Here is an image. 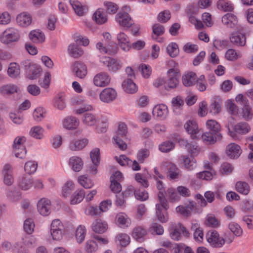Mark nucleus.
<instances>
[{
	"mask_svg": "<svg viewBox=\"0 0 253 253\" xmlns=\"http://www.w3.org/2000/svg\"><path fill=\"white\" fill-rule=\"evenodd\" d=\"M206 125L209 131L202 134L201 137L203 141L205 143L213 144L217 140H220L222 136L220 133V124L215 120H209L207 121Z\"/></svg>",
	"mask_w": 253,
	"mask_h": 253,
	"instance_id": "obj_1",
	"label": "nucleus"
},
{
	"mask_svg": "<svg viewBox=\"0 0 253 253\" xmlns=\"http://www.w3.org/2000/svg\"><path fill=\"white\" fill-rule=\"evenodd\" d=\"M127 134V127L126 125L123 122L119 123L116 131V135L113 137V139L121 150H125L127 148V145L125 142V141L128 140Z\"/></svg>",
	"mask_w": 253,
	"mask_h": 253,
	"instance_id": "obj_2",
	"label": "nucleus"
},
{
	"mask_svg": "<svg viewBox=\"0 0 253 253\" xmlns=\"http://www.w3.org/2000/svg\"><path fill=\"white\" fill-rule=\"evenodd\" d=\"M159 204L156 205V214L159 221L162 223L168 221L169 217L167 212L169 206L167 200L164 198L162 193L159 195Z\"/></svg>",
	"mask_w": 253,
	"mask_h": 253,
	"instance_id": "obj_3",
	"label": "nucleus"
},
{
	"mask_svg": "<svg viewBox=\"0 0 253 253\" xmlns=\"http://www.w3.org/2000/svg\"><path fill=\"white\" fill-rule=\"evenodd\" d=\"M65 233V228L63 224L58 219H54L50 225V234L53 240H61Z\"/></svg>",
	"mask_w": 253,
	"mask_h": 253,
	"instance_id": "obj_4",
	"label": "nucleus"
},
{
	"mask_svg": "<svg viewBox=\"0 0 253 253\" xmlns=\"http://www.w3.org/2000/svg\"><path fill=\"white\" fill-rule=\"evenodd\" d=\"M20 38L19 31L14 28L6 29L0 36V41L5 44L17 42Z\"/></svg>",
	"mask_w": 253,
	"mask_h": 253,
	"instance_id": "obj_5",
	"label": "nucleus"
},
{
	"mask_svg": "<svg viewBox=\"0 0 253 253\" xmlns=\"http://www.w3.org/2000/svg\"><path fill=\"white\" fill-rule=\"evenodd\" d=\"M208 242L212 247L220 248L225 244V240L219 236L218 233L215 230L209 231L206 235Z\"/></svg>",
	"mask_w": 253,
	"mask_h": 253,
	"instance_id": "obj_6",
	"label": "nucleus"
},
{
	"mask_svg": "<svg viewBox=\"0 0 253 253\" xmlns=\"http://www.w3.org/2000/svg\"><path fill=\"white\" fill-rule=\"evenodd\" d=\"M169 230L170 237L173 240L176 241H178L180 239L181 233L183 234L185 236H188L189 234L188 231L186 228L180 223L176 225L175 223L171 222Z\"/></svg>",
	"mask_w": 253,
	"mask_h": 253,
	"instance_id": "obj_7",
	"label": "nucleus"
},
{
	"mask_svg": "<svg viewBox=\"0 0 253 253\" xmlns=\"http://www.w3.org/2000/svg\"><path fill=\"white\" fill-rule=\"evenodd\" d=\"M115 19L121 26L126 29L130 28L134 23L130 15L125 11H120L118 13Z\"/></svg>",
	"mask_w": 253,
	"mask_h": 253,
	"instance_id": "obj_8",
	"label": "nucleus"
},
{
	"mask_svg": "<svg viewBox=\"0 0 253 253\" xmlns=\"http://www.w3.org/2000/svg\"><path fill=\"white\" fill-rule=\"evenodd\" d=\"M233 130H231L229 126H227L229 135L233 138L237 137V133L246 134L250 130V127L246 123L241 122L232 126Z\"/></svg>",
	"mask_w": 253,
	"mask_h": 253,
	"instance_id": "obj_9",
	"label": "nucleus"
},
{
	"mask_svg": "<svg viewBox=\"0 0 253 253\" xmlns=\"http://www.w3.org/2000/svg\"><path fill=\"white\" fill-rule=\"evenodd\" d=\"M176 211L184 216H189L192 213L197 212L195 204L193 201H189L185 206L180 205L176 208Z\"/></svg>",
	"mask_w": 253,
	"mask_h": 253,
	"instance_id": "obj_10",
	"label": "nucleus"
},
{
	"mask_svg": "<svg viewBox=\"0 0 253 253\" xmlns=\"http://www.w3.org/2000/svg\"><path fill=\"white\" fill-rule=\"evenodd\" d=\"M37 209L39 213L43 216L49 215L51 211V203L50 201L46 198H42L37 204Z\"/></svg>",
	"mask_w": 253,
	"mask_h": 253,
	"instance_id": "obj_11",
	"label": "nucleus"
},
{
	"mask_svg": "<svg viewBox=\"0 0 253 253\" xmlns=\"http://www.w3.org/2000/svg\"><path fill=\"white\" fill-rule=\"evenodd\" d=\"M72 71L76 77L81 79L84 78L87 73L86 66L80 61H76L72 64Z\"/></svg>",
	"mask_w": 253,
	"mask_h": 253,
	"instance_id": "obj_12",
	"label": "nucleus"
},
{
	"mask_svg": "<svg viewBox=\"0 0 253 253\" xmlns=\"http://www.w3.org/2000/svg\"><path fill=\"white\" fill-rule=\"evenodd\" d=\"M111 81L107 73L100 72L97 74L93 78V83L96 86L104 87L108 85Z\"/></svg>",
	"mask_w": 253,
	"mask_h": 253,
	"instance_id": "obj_13",
	"label": "nucleus"
},
{
	"mask_svg": "<svg viewBox=\"0 0 253 253\" xmlns=\"http://www.w3.org/2000/svg\"><path fill=\"white\" fill-rule=\"evenodd\" d=\"M118 163L122 166L130 168L133 170H139L140 169L139 164L143 162V159H138V162L135 160L132 159H116Z\"/></svg>",
	"mask_w": 253,
	"mask_h": 253,
	"instance_id": "obj_14",
	"label": "nucleus"
},
{
	"mask_svg": "<svg viewBox=\"0 0 253 253\" xmlns=\"http://www.w3.org/2000/svg\"><path fill=\"white\" fill-rule=\"evenodd\" d=\"M242 153L240 146L235 143H230L226 148V154L230 158H238Z\"/></svg>",
	"mask_w": 253,
	"mask_h": 253,
	"instance_id": "obj_15",
	"label": "nucleus"
},
{
	"mask_svg": "<svg viewBox=\"0 0 253 253\" xmlns=\"http://www.w3.org/2000/svg\"><path fill=\"white\" fill-rule=\"evenodd\" d=\"M102 62L108 67L109 71L112 72H116L122 67L119 61L110 57H105L103 58Z\"/></svg>",
	"mask_w": 253,
	"mask_h": 253,
	"instance_id": "obj_16",
	"label": "nucleus"
},
{
	"mask_svg": "<svg viewBox=\"0 0 253 253\" xmlns=\"http://www.w3.org/2000/svg\"><path fill=\"white\" fill-rule=\"evenodd\" d=\"M116 96V91L112 88H106L100 93V98L104 102H111L114 100Z\"/></svg>",
	"mask_w": 253,
	"mask_h": 253,
	"instance_id": "obj_17",
	"label": "nucleus"
},
{
	"mask_svg": "<svg viewBox=\"0 0 253 253\" xmlns=\"http://www.w3.org/2000/svg\"><path fill=\"white\" fill-rule=\"evenodd\" d=\"M17 185L22 190H28L33 186L32 178L30 176L23 175L18 178Z\"/></svg>",
	"mask_w": 253,
	"mask_h": 253,
	"instance_id": "obj_18",
	"label": "nucleus"
},
{
	"mask_svg": "<svg viewBox=\"0 0 253 253\" xmlns=\"http://www.w3.org/2000/svg\"><path fill=\"white\" fill-rule=\"evenodd\" d=\"M3 182L7 185H11L14 182L12 169L9 164H6L2 170Z\"/></svg>",
	"mask_w": 253,
	"mask_h": 253,
	"instance_id": "obj_19",
	"label": "nucleus"
},
{
	"mask_svg": "<svg viewBox=\"0 0 253 253\" xmlns=\"http://www.w3.org/2000/svg\"><path fill=\"white\" fill-rule=\"evenodd\" d=\"M230 40L232 43L237 46H244L246 43L245 35L240 32L232 34Z\"/></svg>",
	"mask_w": 253,
	"mask_h": 253,
	"instance_id": "obj_20",
	"label": "nucleus"
},
{
	"mask_svg": "<svg viewBox=\"0 0 253 253\" xmlns=\"http://www.w3.org/2000/svg\"><path fill=\"white\" fill-rule=\"evenodd\" d=\"M91 228L93 232L98 234H102L107 230L108 224L106 221L100 219H97L92 223Z\"/></svg>",
	"mask_w": 253,
	"mask_h": 253,
	"instance_id": "obj_21",
	"label": "nucleus"
},
{
	"mask_svg": "<svg viewBox=\"0 0 253 253\" xmlns=\"http://www.w3.org/2000/svg\"><path fill=\"white\" fill-rule=\"evenodd\" d=\"M32 21L31 15L26 12L19 14L16 17V22L20 26L25 27L30 25Z\"/></svg>",
	"mask_w": 253,
	"mask_h": 253,
	"instance_id": "obj_22",
	"label": "nucleus"
},
{
	"mask_svg": "<svg viewBox=\"0 0 253 253\" xmlns=\"http://www.w3.org/2000/svg\"><path fill=\"white\" fill-rule=\"evenodd\" d=\"M116 223L121 228H125L130 226L131 220L124 212H120L117 214Z\"/></svg>",
	"mask_w": 253,
	"mask_h": 253,
	"instance_id": "obj_23",
	"label": "nucleus"
},
{
	"mask_svg": "<svg viewBox=\"0 0 253 253\" xmlns=\"http://www.w3.org/2000/svg\"><path fill=\"white\" fill-rule=\"evenodd\" d=\"M168 113V107L164 104L156 105L153 110V115L162 119L166 118Z\"/></svg>",
	"mask_w": 253,
	"mask_h": 253,
	"instance_id": "obj_24",
	"label": "nucleus"
},
{
	"mask_svg": "<svg viewBox=\"0 0 253 253\" xmlns=\"http://www.w3.org/2000/svg\"><path fill=\"white\" fill-rule=\"evenodd\" d=\"M222 22L227 27L233 28L237 24L238 20L235 15L228 13L222 17Z\"/></svg>",
	"mask_w": 253,
	"mask_h": 253,
	"instance_id": "obj_25",
	"label": "nucleus"
},
{
	"mask_svg": "<svg viewBox=\"0 0 253 253\" xmlns=\"http://www.w3.org/2000/svg\"><path fill=\"white\" fill-rule=\"evenodd\" d=\"M93 19L98 24H103L107 21V16L106 12L102 8H98L93 14Z\"/></svg>",
	"mask_w": 253,
	"mask_h": 253,
	"instance_id": "obj_26",
	"label": "nucleus"
},
{
	"mask_svg": "<svg viewBox=\"0 0 253 253\" xmlns=\"http://www.w3.org/2000/svg\"><path fill=\"white\" fill-rule=\"evenodd\" d=\"M133 191V187L132 186H129L127 190L123 192L122 194L116 195V199L115 201L116 205L117 206L121 207H125V195L129 196V194H132Z\"/></svg>",
	"mask_w": 253,
	"mask_h": 253,
	"instance_id": "obj_27",
	"label": "nucleus"
},
{
	"mask_svg": "<svg viewBox=\"0 0 253 253\" xmlns=\"http://www.w3.org/2000/svg\"><path fill=\"white\" fill-rule=\"evenodd\" d=\"M80 123L79 120L74 117H68L63 122L64 127L68 129H76Z\"/></svg>",
	"mask_w": 253,
	"mask_h": 253,
	"instance_id": "obj_28",
	"label": "nucleus"
},
{
	"mask_svg": "<svg viewBox=\"0 0 253 253\" xmlns=\"http://www.w3.org/2000/svg\"><path fill=\"white\" fill-rule=\"evenodd\" d=\"M146 234L147 231L144 228L138 226L134 228L132 235L137 242L141 243L144 241Z\"/></svg>",
	"mask_w": 253,
	"mask_h": 253,
	"instance_id": "obj_29",
	"label": "nucleus"
},
{
	"mask_svg": "<svg viewBox=\"0 0 253 253\" xmlns=\"http://www.w3.org/2000/svg\"><path fill=\"white\" fill-rule=\"evenodd\" d=\"M70 3L72 5L76 13L79 16H83L87 11V7L78 0H70Z\"/></svg>",
	"mask_w": 253,
	"mask_h": 253,
	"instance_id": "obj_30",
	"label": "nucleus"
},
{
	"mask_svg": "<svg viewBox=\"0 0 253 253\" xmlns=\"http://www.w3.org/2000/svg\"><path fill=\"white\" fill-rule=\"evenodd\" d=\"M115 241L121 247H126L130 243V238L127 234L121 233L116 235Z\"/></svg>",
	"mask_w": 253,
	"mask_h": 253,
	"instance_id": "obj_31",
	"label": "nucleus"
},
{
	"mask_svg": "<svg viewBox=\"0 0 253 253\" xmlns=\"http://www.w3.org/2000/svg\"><path fill=\"white\" fill-rule=\"evenodd\" d=\"M122 87L124 90L128 93H133L137 90V87L132 79H127L123 82Z\"/></svg>",
	"mask_w": 253,
	"mask_h": 253,
	"instance_id": "obj_32",
	"label": "nucleus"
},
{
	"mask_svg": "<svg viewBox=\"0 0 253 253\" xmlns=\"http://www.w3.org/2000/svg\"><path fill=\"white\" fill-rule=\"evenodd\" d=\"M236 190L244 195H247L250 192V186L246 182L239 181L236 182L235 184Z\"/></svg>",
	"mask_w": 253,
	"mask_h": 253,
	"instance_id": "obj_33",
	"label": "nucleus"
},
{
	"mask_svg": "<svg viewBox=\"0 0 253 253\" xmlns=\"http://www.w3.org/2000/svg\"><path fill=\"white\" fill-rule=\"evenodd\" d=\"M197 80L195 73L189 72L182 77L183 84L186 86H190L194 84Z\"/></svg>",
	"mask_w": 253,
	"mask_h": 253,
	"instance_id": "obj_34",
	"label": "nucleus"
},
{
	"mask_svg": "<svg viewBox=\"0 0 253 253\" xmlns=\"http://www.w3.org/2000/svg\"><path fill=\"white\" fill-rule=\"evenodd\" d=\"M86 234V229L84 225H80L76 229L75 237L77 242L82 243L84 240Z\"/></svg>",
	"mask_w": 253,
	"mask_h": 253,
	"instance_id": "obj_35",
	"label": "nucleus"
},
{
	"mask_svg": "<svg viewBox=\"0 0 253 253\" xmlns=\"http://www.w3.org/2000/svg\"><path fill=\"white\" fill-rule=\"evenodd\" d=\"M217 6L219 9L224 11H232L234 9L233 3L228 0H218Z\"/></svg>",
	"mask_w": 253,
	"mask_h": 253,
	"instance_id": "obj_36",
	"label": "nucleus"
},
{
	"mask_svg": "<svg viewBox=\"0 0 253 253\" xmlns=\"http://www.w3.org/2000/svg\"><path fill=\"white\" fill-rule=\"evenodd\" d=\"M30 40L35 43H41L44 41V36L43 33L39 31L34 30L29 34Z\"/></svg>",
	"mask_w": 253,
	"mask_h": 253,
	"instance_id": "obj_37",
	"label": "nucleus"
},
{
	"mask_svg": "<svg viewBox=\"0 0 253 253\" xmlns=\"http://www.w3.org/2000/svg\"><path fill=\"white\" fill-rule=\"evenodd\" d=\"M98 121L95 115L91 113H86L84 115L83 122L87 126H92L94 125Z\"/></svg>",
	"mask_w": 253,
	"mask_h": 253,
	"instance_id": "obj_38",
	"label": "nucleus"
},
{
	"mask_svg": "<svg viewBox=\"0 0 253 253\" xmlns=\"http://www.w3.org/2000/svg\"><path fill=\"white\" fill-rule=\"evenodd\" d=\"M186 131L191 135H195L199 132L198 126L196 122L188 121L184 125Z\"/></svg>",
	"mask_w": 253,
	"mask_h": 253,
	"instance_id": "obj_39",
	"label": "nucleus"
},
{
	"mask_svg": "<svg viewBox=\"0 0 253 253\" xmlns=\"http://www.w3.org/2000/svg\"><path fill=\"white\" fill-rule=\"evenodd\" d=\"M74 184L72 181H67L62 187V195L64 197H68L74 190Z\"/></svg>",
	"mask_w": 253,
	"mask_h": 253,
	"instance_id": "obj_40",
	"label": "nucleus"
},
{
	"mask_svg": "<svg viewBox=\"0 0 253 253\" xmlns=\"http://www.w3.org/2000/svg\"><path fill=\"white\" fill-rule=\"evenodd\" d=\"M87 143V139H83L71 143L69 148L72 151H78L83 149Z\"/></svg>",
	"mask_w": 253,
	"mask_h": 253,
	"instance_id": "obj_41",
	"label": "nucleus"
},
{
	"mask_svg": "<svg viewBox=\"0 0 253 253\" xmlns=\"http://www.w3.org/2000/svg\"><path fill=\"white\" fill-rule=\"evenodd\" d=\"M174 72L173 69H170L168 71L169 74V79L166 82V85L167 86L168 89L169 88H173L176 86L178 83V81L176 78V75H174L173 76L171 77L170 74Z\"/></svg>",
	"mask_w": 253,
	"mask_h": 253,
	"instance_id": "obj_42",
	"label": "nucleus"
},
{
	"mask_svg": "<svg viewBox=\"0 0 253 253\" xmlns=\"http://www.w3.org/2000/svg\"><path fill=\"white\" fill-rule=\"evenodd\" d=\"M54 106L59 110H63L66 107L65 97L63 93L58 94L54 98Z\"/></svg>",
	"mask_w": 253,
	"mask_h": 253,
	"instance_id": "obj_43",
	"label": "nucleus"
},
{
	"mask_svg": "<svg viewBox=\"0 0 253 253\" xmlns=\"http://www.w3.org/2000/svg\"><path fill=\"white\" fill-rule=\"evenodd\" d=\"M100 159H89L87 170L92 174L97 173V167L100 164Z\"/></svg>",
	"mask_w": 253,
	"mask_h": 253,
	"instance_id": "obj_44",
	"label": "nucleus"
},
{
	"mask_svg": "<svg viewBox=\"0 0 253 253\" xmlns=\"http://www.w3.org/2000/svg\"><path fill=\"white\" fill-rule=\"evenodd\" d=\"M70 54L75 58H79L84 54L83 50L75 44H71L68 48Z\"/></svg>",
	"mask_w": 253,
	"mask_h": 253,
	"instance_id": "obj_45",
	"label": "nucleus"
},
{
	"mask_svg": "<svg viewBox=\"0 0 253 253\" xmlns=\"http://www.w3.org/2000/svg\"><path fill=\"white\" fill-rule=\"evenodd\" d=\"M152 30V38L154 40H156L158 36L163 35L165 33L164 27L159 23L155 24L153 26Z\"/></svg>",
	"mask_w": 253,
	"mask_h": 253,
	"instance_id": "obj_46",
	"label": "nucleus"
},
{
	"mask_svg": "<svg viewBox=\"0 0 253 253\" xmlns=\"http://www.w3.org/2000/svg\"><path fill=\"white\" fill-rule=\"evenodd\" d=\"M79 183L84 188H91L94 185L93 181L85 175H81L78 178Z\"/></svg>",
	"mask_w": 253,
	"mask_h": 253,
	"instance_id": "obj_47",
	"label": "nucleus"
},
{
	"mask_svg": "<svg viewBox=\"0 0 253 253\" xmlns=\"http://www.w3.org/2000/svg\"><path fill=\"white\" fill-rule=\"evenodd\" d=\"M0 92L3 95H10L18 91V87L14 84H7L0 88Z\"/></svg>",
	"mask_w": 253,
	"mask_h": 253,
	"instance_id": "obj_48",
	"label": "nucleus"
},
{
	"mask_svg": "<svg viewBox=\"0 0 253 253\" xmlns=\"http://www.w3.org/2000/svg\"><path fill=\"white\" fill-rule=\"evenodd\" d=\"M69 164L75 171H80L83 168L84 163L82 159H70Z\"/></svg>",
	"mask_w": 253,
	"mask_h": 253,
	"instance_id": "obj_49",
	"label": "nucleus"
},
{
	"mask_svg": "<svg viewBox=\"0 0 253 253\" xmlns=\"http://www.w3.org/2000/svg\"><path fill=\"white\" fill-rule=\"evenodd\" d=\"M230 230L237 237L242 235L243 231L239 224L234 222H230L228 225Z\"/></svg>",
	"mask_w": 253,
	"mask_h": 253,
	"instance_id": "obj_50",
	"label": "nucleus"
},
{
	"mask_svg": "<svg viewBox=\"0 0 253 253\" xmlns=\"http://www.w3.org/2000/svg\"><path fill=\"white\" fill-rule=\"evenodd\" d=\"M19 66L15 63H10L7 70L8 74L11 78H16L20 74Z\"/></svg>",
	"mask_w": 253,
	"mask_h": 253,
	"instance_id": "obj_51",
	"label": "nucleus"
},
{
	"mask_svg": "<svg viewBox=\"0 0 253 253\" xmlns=\"http://www.w3.org/2000/svg\"><path fill=\"white\" fill-rule=\"evenodd\" d=\"M37 163L33 160H30L26 163L24 167L25 171L28 174L34 173L37 169Z\"/></svg>",
	"mask_w": 253,
	"mask_h": 253,
	"instance_id": "obj_52",
	"label": "nucleus"
},
{
	"mask_svg": "<svg viewBox=\"0 0 253 253\" xmlns=\"http://www.w3.org/2000/svg\"><path fill=\"white\" fill-rule=\"evenodd\" d=\"M84 198V192L83 190H80L71 197L70 203L72 205L78 204L83 201Z\"/></svg>",
	"mask_w": 253,
	"mask_h": 253,
	"instance_id": "obj_53",
	"label": "nucleus"
},
{
	"mask_svg": "<svg viewBox=\"0 0 253 253\" xmlns=\"http://www.w3.org/2000/svg\"><path fill=\"white\" fill-rule=\"evenodd\" d=\"M168 174L171 179H175L178 178L180 170L175 165L170 164L169 167Z\"/></svg>",
	"mask_w": 253,
	"mask_h": 253,
	"instance_id": "obj_54",
	"label": "nucleus"
},
{
	"mask_svg": "<svg viewBox=\"0 0 253 253\" xmlns=\"http://www.w3.org/2000/svg\"><path fill=\"white\" fill-rule=\"evenodd\" d=\"M35 228V223L32 218H28L24 222V230L28 234H32Z\"/></svg>",
	"mask_w": 253,
	"mask_h": 253,
	"instance_id": "obj_55",
	"label": "nucleus"
},
{
	"mask_svg": "<svg viewBox=\"0 0 253 253\" xmlns=\"http://www.w3.org/2000/svg\"><path fill=\"white\" fill-rule=\"evenodd\" d=\"M43 129L39 126H36L31 128L30 134V135L37 138L41 139L43 136Z\"/></svg>",
	"mask_w": 253,
	"mask_h": 253,
	"instance_id": "obj_56",
	"label": "nucleus"
},
{
	"mask_svg": "<svg viewBox=\"0 0 253 253\" xmlns=\"http://www.w3.org/2000/svg\"><path fill=\"white\" fill-rule=\"evenodd\" d=\"M167 52L171 57H175L179 53L178 45L176 43L169 44L167 48Z\"/></svg>",
	"mask_w": 253,
	"mask_h": 253,
	"instance_id": "obj_57",
	"label": "nucleus"
},
{
	"mask_svg": "<svg viewBox=\"0 0 253 253\" xmlns=\"http://www.w3.org/2000/svg\"><path fill=\"white\" fill-rule=\"evenodd\" d=\"M149 231L152 234L160 235L164 233V230L162 225L157 223H153L149 228Z\"/></svg>",
	"mask_w": 253,
	"mask_h": 253,
	"instance_id": "obj_58",
	"label": "nucleus"
},
{
	"mask_svg": "<svg viewBox=\"0 0 253 253\" xmlns=\"http://www.w3.org/2000/svg\"><path fill=\"white\" fill-rule=\"evenodd\" d=\"M214 174V172L211 170V171H204L198 173L197 174V176L200 179H202L206 180H211L212 179Z\"/></svg>",
	"mask_w": 253,
	"mask_h": 253,
	"instance_id": "obj_59",
	"label": "nucleus"
},
{
	"mask_svg": "<svg viewBox=\"0 0 253 253\" xmlns=\"http://www.w3.org/2000/svg\"><path fill=\"white\" fill-rule=\"evenodd\" d=\"M221 110V105L218 101L213 100L209 106L210 113L213 114H217Z\"/></svg>",
	"mask_w": 253,
	"mask_h": 253,
	"instance_id": "obj_60",
	"label": "nucleus"
},
{
	"mask_svg": "<svg viewBox=\"0 0 253 253\" xmlns=\"http://www.w3.org/2000/svg\"><path fill=\"white\" fill-rule=\"evenodd\" d=\"M85 251L88 253H91L97 251L98 246L96 242L93 240H88L85 245Z\"/></svg>",
	"mask_w": 253,
	"mask_h": 253,
	"instance_id": "obj_61",
	"label": "nucleus"
},
{
	"mask_svg": "<svg viewBox=\"0 0 253 253\" xmlns=\"http://www.w3.org/2000/svg\"><path fill=\"white\" fill-rule=\"evenodd\" d=\"M207 225L211 227H216L219 225V221L213 214H209L206 217Z\"/></svg>",
	"mask_w": 253,
	"mask_h": 253,
	"instance_id": "obj_62",
	"label": "nucleus"
},
{
	"mask_svg": "<svg viewBox=\"0 0 253 253\" xmlns=\"http://www.w3.org/2000/svg\"><path fill=\"white\" fill-rule=\"evenodd\" d=\"M242 221L249 230H253V215H244L242 217Z\"/></svg>",
	"mask_w": 253,
	"mask_h": 253,
	"instance_id": "obj_63",
	"label": "nucleus"
},
{
	"mask_svg": "<svg viewBox=\"0 0 253 253\" xmlns=\"http://www.w3.org/2000/svg\"><path fill=\"white\" fill-rule=\"evenodd\" d=\"M174 147V144L169 141L163 142L159 146L160 150L163 152H168L172 149Z\"/></svg>",
	"mask_w": 253,
	"mask_h": 253,
	"instance_id": "obj_64",
	"label": "nucleus"
}]
</instances>
